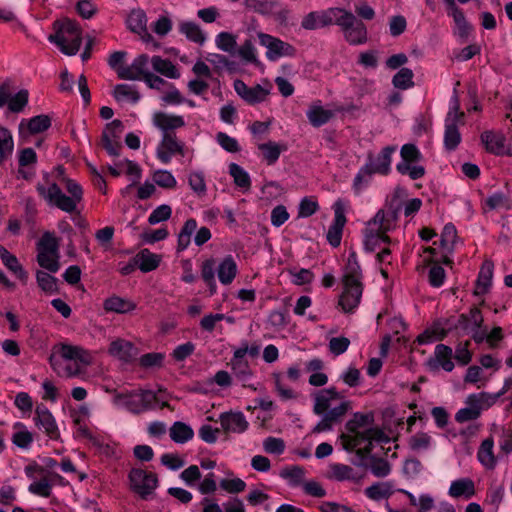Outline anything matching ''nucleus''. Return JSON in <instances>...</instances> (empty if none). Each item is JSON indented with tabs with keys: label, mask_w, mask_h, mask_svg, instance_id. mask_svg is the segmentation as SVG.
Returning a JSON list of instances; mask_svg holds the SVG:
<instances>
[{
	"label": "nucleus",
	"mask_w": 512,
	"mask_h": 512,
	"mask_svg": "<svg viewBox=\"0 0 512 512\" xmlns=\"http://www.w3.org/2000/svg\"><path fill=\"white\" fill-rule=\"evenodd\" d=\"M313 412L322 419L313 428V433H321L332 429L333 425L341 422L343 417L352 409V402L337 391L335 387L324 388L313 393Z\"/></svg>",
	"instance_id": "1"
},
{
	"label": "nucleus",
	"mask_w": 512,
	"mask_h": 512,
	"mask_svg": "<svg viewBox=\"0 0 512 512\" xmlns=\"http://www.w3.org/2000/svg\"><path fill=\"white\" fill-rule=\"evenodd\" d=\"M65 189L70 194L67 196L56 184L52 183L48 188L37 185L38 193L47 201L49 205H53L66 213H74L77 211V205L82 201V187L71 179H64Z\"/></svg>",
	"instance_id": "2"
},
{
	"label": "nucleus",
	"mask_w": 512,
	"mask_h": 512,
	"mask_svg": "<svg viewBox=\"0 0 512 512\" xmlns=\"http://www.w3.org/2000/svg\"><path fill=\"white\" fill-rule=\"evenodd\" d=\"M54 34L48 36V40L59 47L60 51L72 56L78 53L82 44V29L80 25L71 19L55 21Z\"/></svg>",
	"instance_id": "3"
},
{
	"label": "nucleus",
	"mask_w": 512,
	"mask_h": 512,
	"mask_svg": "<svg viewBox=\"0 0 512 512\" xmlns=\"http://www.w3.org/2000/svg\"><path fill=\"white\" fill-rule=\"evenodd\" d=\"M334 24L340 27L344 39L350 45H361L367 42L366 26L352 12L338 7Z\"/></svg>",
	"instance_id": "4"
},
{
	"label": "nucleus",
	"mask_w": 512,
	"mask_h": 512,
	"mask_svg": "<svg viewBox=\"0 0 512 512\" xmlns=\"http://www.w3.org/2000/svg\"><path fill=\"white\" fill-rule=\"evenodd\" d=\"M396 151L395 146H386L382 149L380 154L375 160L369 156V161L364 165L354 178L353 187L360 190L364 183H367L369 178L374 173L386 175L390 171L391 156Z\"/></svg>",
	"instance_id": "5"
},
{
	"label": "nucleus",
	"mask_w": 512,
	"mask_h": 512,
	"mask_svg": "<svg viewBox=\"0 0 512 512\" xmlns=\"http://www.w3.org/2000/svg\"><path fill=\"white\" fill-rule=\"evenodd\" d=\"M464 113L460 111V102L456 90L451 97V106L445 120L444 145L449 151L455 150L461 142L457 123L462 122Z\"/></svg>",
	"instance_id": "6"
},
{
	"label": "nucleus",
	"mask_w": 512,
	"mask_h": 512,
	"mask_svg": "<svg viewBox=\"0 0 512 512\" xmlns=\"http://www.w3.org/2000/svg\"><path fill=\"white\" fill-rule=\"evenodd\" d=\"M484 318L478 307H472L468 314H461L454 328L462 329L464 332L471 334L472 339L476 343H482L487 336V327L483 325Z\"/></svg>",
	"instance_id": "7"
},
{
	"label": "nucleus",
	"mask_w": 512,
	"mask_h": 512,
	"mask_svg": "<svg viewBox=\"0 0 512 512\" xmlns=\"http://www.w3.org/2000/svg\"><path fill=\"white\" fill-rule=\"evenodd\" d=\"M131 489L141 498L146 499L157 487L158 478L155 473L141 468H133L129 473Z\"/></svg>",
	"instance_id": "8"
},
{
	"label": "nucleus",
	"mask_w": 512,
	"mask_h": 512,
	"mask_svg": "<svg viewBox=\"0 0 512 512\" xmlns=\"http://www.w3.org/2000/svg\"><path fill=\"white\" fill-rule=\"evenodd\" d=\"M126 24L132 33L139 35L140 39L143 43L146 44L147 48H158V42L150 33H148L147 16L143 10H132L126 19Z\"/></svg>",
	"instance_id": "9"
},
{
	"label": "nucleus",
	"mask_w": 512,
	"mask_h": 512,
	"mask_svg": "<svg viewBox=\"0 0 512 512\" xmlns=\"http://www.w3.org/2000/svg\"><path fill=\"white\" fill-rule=\"evenodd\" d=\"M259 42L267 48L266 57L275 61L281 57H292L296 53V49L289 43L273 37L269 34L258 33Z\"/></svg>",
	"instance_id": "10"
},
{
	"label": "nucleus",
	"mask_w": 512,
	"mask_h": 512,
	"mask_svg": "<svg viewBox=\"0 0 512 512\" xmlns=\"http://www.w3.org/2000/svg\"><path fill=\"white\" fill-rule=\"evenodd\" d=\"M33 421L38 430L51 440H58L60 438V430L56 419L45 405L39 404L36 406Z\"/></svg>",
	"instance_id": "11"
},
{
	"label": "nucleus",
	"mask_w": 512,
	"mask_h": 512,
	"mask_svg": "<svg viewBox=\"0 0 512 512\" xmlns=\"http://www.w3.org/2000/svg\"><path fill=\"white\" fill-rule=\"evenodd\" d=\"M400 206H390L388 209L379 210L376 215L368 221L366 227L371 231H378L386 235V233L392 230L398 219V213Z\"/></svg>",
	"instance_id": "12"
},
{
	"label": "nucleus",
	"mask_w": 512,
	"mask_h": 512,
	"mask_svg": "<svg viewBox=\"0 0 512 512\" xmlns=\"http://www.w3.org/2000/svg\"><path fill=\"white\" fill-rule=\"evenodd\" d=\"M137 58H144L138 73L140 80H143L150 88L160 89V77L156 73L160 72V56L155 55L149 58L146 54H141Z\"/></svg>",
	"instance_id": "13"
},
{
	"label": "nucleus",
	"mask_w": 512,
	"mask_h": 512,
	"mask_svg": "<svg viewBox=\"0 0 512 512\" xmlns=\"http://www.w3.org/2000/svg\"><path fill=\"white\" fill-rule=\"evenodd\" d=\"M337 10L338 7H334L322 11L310 12L303 17L301 27L305 30H316L333 25L337 16Z\"/></svg>",
	"instance_id": "14"
},
{
	"label": "nucleus",
	"mask_w": 512,
	"mask_h": 512,
	"mask_svg": "<svg viewBox=\"0 0 512 512\" xmlns=\"http://www.w3.org/2000/svg\"><path fill=\"white\" fill-rule=\"evenodd\" d=\"M344 291L340 296L339 305L344 312H352L360 303L362 297V283L343 282Z\"/></svg>",
	"instance_id": "15"
},
{
	"label": "nucleus",
	"mask_w": 512,
	"mask_h": 512,
	"mask_svg": "<svg viewBox=\"0 0 512 512\" xmlns=\"http://www.w3.org/2000/svg\"><path fill=\"white\" fill-rule=\"evenodd\" d=\"M335 218L333 224L327 232V240L333 247H338L341 243L343 227L346 223L344 206L341 201L334 205Z\"/></svg>",
	"instance_id": "16"
},
{
	"label": "nucleus",
	"mask_w": 512,
	"mask_h": 512,
	"mask_svg": "<svg viewBox=\"0 0 512 512\" xmlns=\"http://www.w3.org/2000/svg\"><path fill=\"white\" fill-rule=\"evenodd\" d=\"M506 138L502 133L484 131L481 134V142L489 153L495 155H512L510 148H505Z\"/></svg>",
	"instance_id": "17"
},
{
	"label": "nucleus",
	"mask_w": 512,
	"mask_h": 512,
	"mask_svg": "<svg viewBox=\"0 0 512 512\" xmlns=\"http://www.w3.org/2000/svg\"><path fill=\"white\" fill-rule=\"evenodd\" d=\"M123 124L120 120L115 119L112 122L106 124L105 130L102 132V145L105 150L111 156H119L122 146L119 142L113 141L112 138H116L115 131L118 129L121 131Z\"/></svg>",
	"instance_id": "18"
},
{
	"label": "nucleus",
	"mask_w": 512,
	"mask_h": 512,
	"mask_svg": "<svg viewBox=\"0 0 512 512\" xmlns=\"http://www.w3.org/2000/svg\"><path fill=\"white\" fill-rule=\"evenodd\" d=\"M109 353L118 360L129 363L136 359L139 352L130 341L117 339L110 344Z\"/></svg>",
	"instance_id": "19"
},
{
	"label": "nucleus",
	"mask_w": 512,
	"mask_h": 512,
	"mask_svg": "<svg viewBox=\"0 0 512 512\" xmlns=\"http://www.w3.org/2000/svg\"><path fill=\"white\" fill-rule=\"evenodd\" d=\"M220 423L226 432L232 433H243L249 425L242 412L222 413Z\"/></svg>",
	"instance_id": "20"
},
{
	"label": "nucleus",
	"mask_w": 512,
	"mask_h": 512,
	"mask_svg": "<svg viewBox=\"0 0 512 512\" xmlns=\"http://www.w3.org/2000/svg\"><path fill=\"white\" fill-rule=\"evenodd\" d=\"M493 270L494 263L491 260H485L478 274L474 290L475 295H484L489 291L492 284Z\"/></svg>",
	"instance_id": "21"
},
{
	"label": "nucleus",
	"mask_w": 512,
	"mask_h": 512,
	"mask_svg": "<svg viewBox=\"0 0 512 512\" xmlns=\"http://www.w3.org/2000/svg\"><path fill=\"white\" fill-rule=\"evenodd\" d=\"M448 493L453 498L470 499L476 493L475 484L470 478H461L451 483Z\"/></svg>",
	"instance_id": "22"
},
{
	"label": "nucleus",
	"mask_w": 512,
	"mask_h": 512,
	"mask_svg": "<svg viewBox=\"0 0 512 512\" xmlns=\"http://www.w3.org/2000/svg\"><path fill=\"white\" fill-rule=\"evenodd\" d=\"M0 258L3 264L23 283L27 281L28 274L18 259L12 255L4 246L0 245Z\"/></svg>",
	"instance_id": "23"
},
{
	"label": "nucleus",
	"mask_w": 512,
	"mask_h": 512,
	"mask_svg": "<svg viewBox=\"0 0 512 512\" xmlns=\"http://www.w3.org/2000/svg\"><path fill=\"white\" fill-rule=\"evenodd\" d=\"M306 115L312 126L320 127L326 124L334 116V113L325 109L320 102H316L309 107Z\"/></svg>",
	"instance_id": "24"
},
{
	"label": "nucleus",
	"mask_w": 512,
	"mask_h": 512,
	"mask_svg": "<svg viewBox=\"0 0 512 512\" xmlns=\"http://www.w3.org/2000/svg\"><path fill=\"white\" fill-rule=\"evenodd\" d=\"M159 262V256L146 248L141 249L134 256V265H137L138 268L144 273L155 270L158 267Z\"/></svg>",
	"instance_id": "25"
},
{
	"label": "nucleus",
	"mask_w": 512,
	"mask_h": 512,
	"mask_svg": "<svg viewBox=\"0 0 512 512\" xmlns=\"http://www.w3.org/2000/svg\"><path fill=\"white\" fill-rule=\"evenodd\" d=\"M494 441L492 438H487L482 441L478 453L477 458L479 462L487 469H494L497 464V459L494 455Z\"/></svg>",
	"instance_id": "26"
},
{
	"label": "nucleus",
	"mask_w": 512,
	"mask_h": 512,
	"mask_svg": "<svg viewBox=\"0 0 512 512\" xmlns=\"http://www.w3.org/2000/svg\"><path fill=\"white\" fill-rule=\"evenodd\" d=\"M350 433L356 440L355 442L358 443V446L368 440L375 441L377 443H388L390 441L389 437L380 428H367L364 430H358V432Z\"/></svg>",
	"instance_id": "27"
},
{
	"label": "nucleus",
	"mask_w": 512,
	"mask_h": 512,
	"mask_svg": "<svg viewBox=\"0 0 512 512\" xmlns=\"http://www.w3.org/2000/svg\"><path fill=\"white\" fill-rule=\"evenodd\" d=\"M350 433L356 440L355 442L358 443V446L368 440L375 441L377 443H388L390 441L389 437L380 428H367L364 430H358V432Z\"/></svg>",
	"instance_id": "28"
},
{
	"label": "nucleus",
	"mask_w": 512,
	"mask_h": 512,
	"mask_svg": "<svg viewBox=\"0 0 512 512\" xmlns=\"http://www.w3.org/2000/svg\"><path fill=\"white\" fill-rule=\"evenodd\" d=\"M237 264L231 255L226 256L218 265L217 273L219 281L223 285L230 284L237 274Z\"/></svg>",
	"instance_id": "29"
},
{
	"label": "nucleus",
	"mask_w": 512,
	"mask_h": 512,
	"mask_svg": "<svg viewBox=\"0 0 512 512\" xmlns=\"http://www.w3.org/2000/svg\"><path fill=\"white\" fill-rule=\"evenodd\" d=\"M329 475L330 479L336 481H354L357 482L360 478L354 472V469L345 464L334 463L330 465Z\"/></svg>",
	"instance_id": "30"
},
{
	"label": "nucleus",
	"mask_w": 512,
	"mask_h": 512,
	"mask_svg": "<svg viewBox=\"0 0 512 512\" xmlns=\"http://www.w3.org/2000/svg\"><path fill=\"white\" fill-rule=\"evenodd\" d=\"M245 355V349H236L234 351V356L231 360L233 372L241 380H246L247 377L250 376L251 374L249 364L246 360H244Z\"/></svg>",
	"instance_id": "31"
},
{
	"label": "nucleus",
	"mask_w": 512,
	"mask_h": 512,
	"mask_svg": "<svg viewBox=\"0 0 512 512\" xmlns=\"http://www.w3.org/2000/svg\"><path fill=\"white\" fill-rule=\"evenodd\" d=\"M60 353L65 360H75L85 365L91 363L90 353L79 346L62 345Z\"/></svg>",
	"instance_id": "32"
},
{
	"label": "nucleus",
	"mask_w": 512,
	"mask_h": 512,
	"mask_svg": "<svg viewBox=\"0 0 512 512\" xmlns=\"http://www.w3.org/2000/svg\"><path fill=\"white\" fill-rule=\"evenodd\" d=\"M374 415L372 413H354L352 418L347 421L346 428L348 432H358L367 428H373Z\"/></svg>",
	"instance_id": "33"
},
{
	"label": "nucleus",
	"mask_w": 512,
	"mask_h": 512,
	"mask_svg": "<svg viewBox=\"0 0 512 512\" xmlns=\"http://www.w3.org/2000/svg\"><path fill=\"white\" fill-rule=\"evenodd\" d=\"M448 6L451 16L458 28L460 37H467L469 34L470 26L468 25L463 12L456 5L455 0H444Z\"/></svg>",
	"instance_id": "34"
},
{
	"label": "nucleus",
	"mask_w": 512,
	"mask_h": 512,
	"mask_svg": "<svg viewBox=\"0 0 512 512\" xmlns=\"http://www.w3.org/2000/svg\"><path fill=\"white\" fill-rule=\"evenodd\" d=\"M362 273L360 265L357 261L356 253L351 252L347 264L345 267V272L343 275V282L349 283H361Z\"/></svg>",
	"instance_id": "35"
},
{
	"label": "nucleus",
	"mask_w": 512,
	"mask_h": 512,
	"mask_svg": "<svg viewBox=\"0 0 512 512\" xmlns=\"http://www.w3.org/2000/svg\"><path fill=\"white\" fill-rule=\"evenodd\" d=\"M135 304L127 299L112 296L104 301V309L108 312L127 313L135 309Z\"/></svg>",
	"instance_id": "36"
},
{
	"label": "nucleus",
	"mask_w": 512,
	"mask_h": 512,
	"mask_svg": "<svg viewBox=\"0 0 512 512\" xmlns=\"http://www.w3.org/2000/svg\"><path fill=\"white\" fill-rule=\"evenodd\" d=\"M37 253L60 254L59 241L51 232H44L36 244Z\"/></svg>",
	"instance_id": "37"
},
{
	"label": "nucleus",
	"mask_w": 512,
	"mask_h": 512,
	"mask_svg": "<svg viewBox=\"0 0 512 512\" xmlns=\"http://www.w3.org/2000/svg\"><path fill=\"white\" fill-rule=\"evenodd\" d=\"M435 362L440 365L445 371L450 372L454 368V363L452 362L453 351L452 348L444 345L438 344L435 347Z\"/></svg>",
	"instance_id": "38"
},
{
	"label": "nucleus",
	"mask_w": 512,
	"mask_h": 512,
	"mask_svg": "<svg viewBox=\"0 0 512 512\" xmlns=\"http://www.w3.org/2000/svg\"><path fill=\"white\" fill-rule=\"evenodd\" d=\"M258 149L262 151L267 164L272 165L279 159L281 152L286 150V146L284 144L269 141L267 143L259 144Z\"/></svg>",
	"instance_id": "39"
},
{
	"label": "nucleus",
	"mask_w": 512,
	"mask_h": 512,
	"mask_svg": "<svg viewBox=\"0 0 512 512\" xmlns=\"http://www.w3.org/2000/svg\"><path fill=\"white\" fill-rule=\"evenodd\" d=\"M170 438L176 443H185L193 438L194 432L183 422H175L169 429Z\"/></svg>",
	"instance_id": "40"
},
{
	"label": "nucleus",
	"mask_w": 512,
	"mask_h": 512,
	"mask_svg": "<svg viewBox=\"0 0 512 512\" xmlns=\"http://www.w3.org/2000/svg\"><path fill=\"white\" fill-rule=\"evenodd\" d=\"M16 430L12 435V443L21 449H28L33 442V435L22 423L14 425Z\"/></svg>",
	"instance_id": "41"
},
{
	"label": "nucleus",
	"mask_w": 512,
	"mask_h": 512,
	"mask_svg": "<svg viewBox=\"0 0 512 512\" xmlns=\"http://www.w3.org/2000/svg\"><path fill=\"white\" fill-rule=\"evenodd\" d=\"M113 96L117 101H128L136 103L140 95L135 86L129 84H118L114 87Z\"/></svg>",
	"instance_id": "42"
},
{
	"label": "nucleus",
	"mask_w": 512,
	"mask_h": 512,
	"mask_svg": "<svg viewBox=\"0 0 512 512\" xmlns=\"http://www.w3.org/2000/svg\"><path fill=\"white\" fill-rule=\"evenodd\" d=\"M162 149L169 151V155L162 151V162H168L171 154H183V144L178 142L172 133H163L162 135Z\"/></svg>",
	"instance_id": "43"
},
{
	"label": "nucleus",
	"mask_w": 512,
	"mask_h": 512,
	"mask_svg": "<svg viewBox=\"0 0 512 512\" xmlns=\"http://www.w3.org/2000/svg\"><path fill=\"white\" fill-rule=\"evenodd\" d=\"M244 5L249 11L267 16L273 13L277 3L274 0H245Z\"/></svg>",
	"instance_id": "44"
},
{
	"label": "nucleus",
	"mask_w": 512,
	"mask_h": 512,
	"mask_svg": "<svg viewBox=\"0 0 512 512\" xmlns=\"http://www.w3.org/2000/svg\"><path fill=\"white\" fill-rule=\"evenodd\" d=\"M381 243H390V238L378 231H371L368 227L365 228L364 246L367 251L373 252Z\"/></svg>",
	"instance_id": "45"
},
{
	"label": "nucleus",
	"mask_w": 512,
	"mask_h": 512,
	"mask_svg": "<svg viewBox=\"0 0 512 512\" xmlns=\"http://www.w3.org/2000/svg\"><path fill=\"white\" fill-rule=\"evenodd\" d=\"M229 173L233 177L234 183L244 189L249 190L251 187V179L249 174L238 164L231 163L229 165Z\"/></svg>",
	"instance_id": "46"
},
{
	"label": "nucleus",
	"mask_w": 512,
	"mask_h": 512,
	"mask_svg": "<svg viewBox=\"0 0 512 512\" xmlns=\"http://www.w3.org/2000/svg\"><path fill=\"white\" fill-rule=\"evenodd\" d=\"M180 31L183 33L190 41H193L198 44H203L205 42V34L201 30V28L193 23V22H183L180 24Z\"/></svg>",
	"instance_id": "47"
},
{
	"label": "nucleus",
	"mask_w": 512,
	"mask_h": 512,
	"mask_svg": "<svg viewBox=\"0 0 512 512\" xmlns=\"http://www.w3.org/2000/svg\"><path fill=\"white\" fill-rule=\"evenodd\" d=\"M144 60V58H135L131 65L119 67L117 69L118 77L125 80H140L141 76L137 70L143 65Z\"/></svg>",
	"instance_id": "48"
},
{
	"label": "nucleus",
	"mask_w": 512,
	"mask_h": 512,
	"mask_svg": "<svg viewBox=\"0 0 512 512\" xmlns=\"http://www.w3.org/2000/svg\"><path fill=\"white\" fill-rule=\"evenodd\" d=\"M457 241V231L453 224L448 223L444 226L440 244L446 253H451Z\"/></svg>",
	"instance_id": "49"
},
{
	"label": "nucleus",
	"mask_w": 512,
	"mask_h": 512,
	"mask_svg": "<svg viewBox=\"0 0 512 512\" xmlns=\"http://www.w3.org/2000/svg\"><path fill=\"white\" fill-rule=\"evenodd\" d=\"M391 493V485L386 482H379L365 489L366 496L376 501L389 497Z\"/></svg>",
	"instance_id": "50"
},
{
	"label": "nucleus",
	"mask_w": 512,
	"mask_h": 512,
	"mask_svg": "<svg viewBox=\"0 0 512 512\" xmlns=\"http://www.w3.org/2000/svg\"><path fill=\"white\" fill-rule=\"evenodd\" d=\"M14 142L10 131L0 126V163L13 152Z\"/></svg>",
	"instance_id": "51"
},
{
	"label": "nucleus",
	"mask_w": 512,
	"mask_h": 512,
	"mask_svg": "<svg viewBox=\"0 0 512 512\" xmlns=\"http://www.w3.org/2000/svg\"><path fill=\"white\" fill-rule=\"evenodd\" d=\"M413 71L409 68H401L392 79L394 87L406 90L414 86Z\"/></svg>",
	"instance_id": "52"
},
{
	"label": "nucleus",
	"mask_w": 512,
	"mask_h": 512,
	"mask_svg": "<svg viewBox=\"0 0 512 512\" xmlns=\"http://www.w3.org/2000/svg\"><path fill=\"white\" fill-rule=\"evenodd\" d=\"M216 46L229 54L236 53L237 41L236 36L229 32H221L216 36Z\"/></svg>",
	"instance_id": "53"
},
{
	"label": "nucleus",
	"mask_w": 512,
	"mask_h": 512,
	"mask_svg": "<svg viewBox=\"0 0 512 512\" xmlns=\"http://www.w3.org/2000/svg\"><path fill=\"white\" fill-rule=\"evenodd\" d=\"M201 277L204 280V282L209 286L211 292L214 293L216 291L214 259H207L202 263Z\"/></svg>",
	"instance_id": "54"
},
{
	"label": "nucleus",
	"mask_w": 512,
	"mask_h": 512,
	"mask_svg": "<svg viewBox=\"0 0 512 512\" xmlns=\"http://www.w3.org/2000/svg\"><path fill=\"white\" fill-rule=\"evenodd\" d=\"M59 259L60 254L37 253L38 264L50 273H56L60 269Z\"/></svg>",
	"instance_id": "55"
},
{
	"label": "nucleus",
	"mask_w": 512,
	"mask_h": 512,
	"mask_svg": "<svg viewBox=\"0 0 512 512\" xmlns=\"http://www.w3.org/2000/svg\"><path fill=\"white\" fill-rule=\"evenodd\" d=\"M36 280L39 287L47 293H56L58 291L57 279L44 271H37Z\"/></svg>",
	"instance_id": "56"
},
{
	"label": "nucleus",
	"mask_w": 512,
	"mask_h": 512,
	"mask_svg": "<svg viewBox=\"0 0 512 512\" xmlns=\"http://www.w3.org/2000/svg\"><path fill=\"white\" fill-rule=\"evenodd\" d=\"M369 460V468L376 477L383 478L390 474L391 466L387 460L375 456H371Z\"/></svg>",
	"instance_id": "57"
},
{
	"label": "nucleus",
	"mask_w": 512,
	"mask_h": 512,
	"mask_svg": "<svg viewBox=\"0 0 512 512\" xmlns=\"http://www.w3.org/2000/svg\"><path fill=\"white\" fill-rule=\"evenodd\" d=\"M29 93L27 90L23 89L16 93L14 96L10 95V98L7 102L8 109L13 113H19L23 111L28 103Z\"/></svg>",
	"instance_id": "58"
},
{
	"label": "nucleus",
	"mask_w": 512,
	"mask_h": 512,
	"mask_svg": "<svg viewBox=\"0 0 512 512\" xmlns=\"http://www.w3.org/2000/svg\"><path fill=\"white\" fill-rule=\"evenodd\" d=\"M50 126L51 119L48 115L44 114L32 117L27 123L28 130L32 134L46 131Z\"/></svg>",
	"instance_id": "59"
},
{
	"label": "nucleus",
	"mask_w": 512,
	"mask_h": 512,
	"mask_svg": "<svg viewBox=\"0 0 512 512\" xmlns=\"http://www.w3.org/2000/svg\"><path fill=\"white\" fill-rule=\"evenodd\" d=\"M185 125L184 118L180 115H173L162 112V132L171 133V131L181 128Z\"/></svg>",
	"instance_id": "60"
},
{
	"label": "nucleus",
	"mask_w": 512,
	"mask_h": 512,
	"mask_svg": "<svg viewBox=\"0 0 512 512\" xmlns=\"http://www.w3.org/2000/svg\"><path fill=\"white\" fill-rule=\"evenodd\" d=\"M28 491L34 495L48 498L52 493V483L47 478L31 483Z\"/></svg>",
	"instance_id": "61"
},
{
	"label": "nucleus",
	"mask_w": 512,
	"mask_h": 512,
	"mask_svg": "<svg viewBox=\"0 0 512 512\" xmlns=\"http://www.w3.org/2000/svg\"><path fill=\"white\" fill-rule=\"evenodd\" d=\"M281 477L288 479L290 484L297 486L302 484L305 470L300 466H293L290 468L283 469L280 473Z\"/></svg>",
	"instance_id": "62"
},
{
	"label": "nucleus",
	"mask_w": 512,
	"mask_h": 512,
	"mask_svg": "<svg viewBox=\"0 0 512 512\" xmlns=\"http://www.w3.org/2000/svg\"><path fill=\"white\" fill-rule=\"evenodd\" d=\"M431 443V437L424 432L416 433L415 435L411 436L409 439V447L413 451H423L427 450Z\"/></svg>",
	"instance_id": "63"
},
{
	"label": "nucleus",
	"mask_w": 512,
	"mask_h": 512,
	"mask_svg": "<svg viewBox=\"0 0 512 512\" xmlns=\"http://www.w3.org/2000/svg\"><path fill=\"white\" fill-rule=\"evenodd\" d=\"M397 171L403 175L408 174L411 179L416 180L424 176L425 169L420 165H410V162H401L398 163Z\"/></svg>",
	"instance_id": "64"
}]
</instances>
